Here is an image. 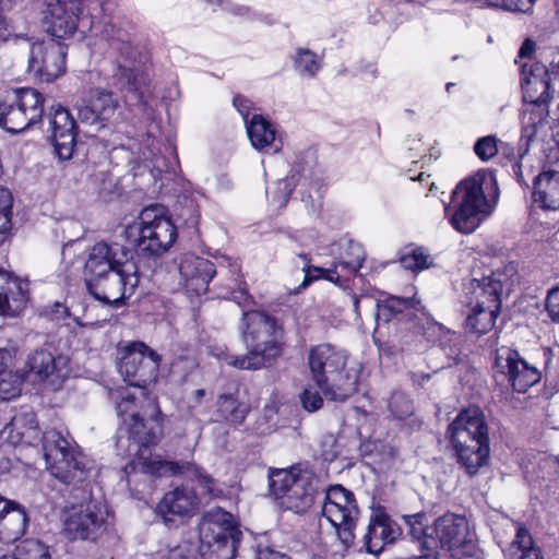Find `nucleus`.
Wrapping results in <instances>:
<instances>
[{
  "mask_svg": "<svg viewBox=\"0 0 559 559\" xmlns=\"http://www.w3.org/2000/svg\"><path fill=\"white\" fill-rule=\"evenodd\" d=\"M304 270L306 271V276L302 286H307L312 278L324 277L331 282H337L340 280V275H337L335 271L330 269L308 265Z\"/></svg>",
  "mask_w": 559,
  "mask_h": 559,
  "instance_id": "obj_49",
  "label": "nucleus"
},
{
  "mask_svg": "<svg viewBox=\"0 0 559 559\" xmlns=\"http://www.w3.org/2000/svg\"><path fill=\"white\" fill-rule=\"evenodd\" d=\"M548 114V103L524 102L522 110V129L528 139L534 136L537 129L547 122Z\"/></svg>",
  "mask_w": 559,
  "mask_h": 559,
  "instance_id": "obj_34",
  "label": "nucleus"
},
{
  "mask_svg": "<svg viewBox=\"0 0 559 559\" xmlns=\"http://www.w3.org/2000/svg\"><path fill=\"white\" fill-rule=\"evenodd\" d=\"M233 104L236 107V109L239 111V114L242 116L245 121L246 122L249 121L248 117H249L250 110H251V102L241 95H237L234 97Z\"/></svg>",
  "mask_w": 559,
  "mask_h": 559,
  "instance_id": "obj_54",
  "label": "nucleus"
},
{
  "mask_svg": "<svg viewBox=\"0 0 559 559\" xmlns=\"http://www.w3.org/2000/svg\"><path fill=\"white\" fill-rule=\"evenodd\" d=\"M546 64L538 61L521 63L523 100L549 103L551 83L546 75Z\"/></svg>",
  "mask_w": 559,
  "mask_h": 559,
  "instance_id": "obj_26",
  "label": "nucleus"
},
{
  "mask_svg": "<svg viewBox=\"0 0 559 559\" xmlns=\"http://www.w3.org/2000/svg\"><path fill=\"white\" fill-rule=\"evenodd\" d=\"M43 114V95L34 88L23 87L0 104V127L15 134L40 121Z\"/></svg>",
  "mask_w": 559,
  "mask_h": 559,
  "instance_id": "obj_15",
  "label": "nucleus"
},
{
  "mask_svg": "<svg viewBox=\"0 0 559 559\" xmlns=\"http://www.w3.org/2000/svg\"><path fill=\"white\" fill-rule=\"evenodd\" d=\"M503 274L493 272L483 278H472L463 289L461 304L465 314V329L483 335L491 331L501 309Z\"/></svg>",
  "mask_w": 559,
  "mask_h": 559,
  "instance_id": "obj_7",
  "label": "nucleus"
},
{
  "mask_svg": "<svg viewBox=\"0 0 559 559\" xmlns=\"http://www.w3.org/2000/svg\"><path fill=\"white\" fill-rule=\"evenodd\" d=\"M185 466H180L174 462L166 461H155L150 462L146 465V471L144 473L152 474L155 476H166V475H176L182 473ZM187 469L192 471L198 481V485L202 489V493L209 497H221L223 495V490L217 486L216 480L213 479L209 474L204 473L197 466H192L188 464L186 466Z\"/></svg>",
  "mask_w": 559,
  "mask_h": 559,
  "instance_id": "obj_28",
  "label": "nucleus"
},
{
  "mask_svg": "<svg viewBox=\"0 0 559 559\" xmlns=\"http://www.w3.org/2000/svg\"><path fill=\"white\" fill-rule=\"evenodd\" d=\"M533 201L543 210H559L558 170H544L534 178Z\"/></svg>",
  "mask_w": 559,
  "mask_h": 559,
  "instance_id": "obj_29",
  "label": "nucleus"
},
{
  "mask_svg": "<svg viewBox=\"0 0 559 559\" xmlns=\"http://www.w3.org/2000/svg\"><path fill=\"white\" fill-rule=\"evenodd\" d=\"M206 2L211 4H221L222 0H205Z\"/></svg>",
  "mask_w": 559,
  "mask_h": 559,
  "instance_id": "obj_63",
  "label": "nucleus"
},
{
  "mask_svg": "<svg viewBox=\"0 0 559 559\" xmlns=\"http://www.w3.org/2000/svg\"><path fill=\"white\" fill-rule=\"evenodd\" d=\"M400 535V526L382 508H378L370 515L364 543L368 552L378 554L386 544L396 540Z\"/></svg>",
  "mask_w": 559,
  "mask_h": 559,
  "instance_id": "obj_24",
  "label": "nucleus"
},
{
  "mask_svg": "<svg viewBox=\"0 0 559 559\" xmlns=\"http://www.w3.org/2000/svg\"><path fill=\"white\" fill-rule=\"evenodd\" d=\"M0 559H16L14 552L10 554L0 549Z\"/></svg>",
  "mask_w": 559,
  "mask_h": 559,
  "instance_id": "obj_61",
  "label": "nucleus"
},
{
  "mask_svg": "<svg viewBox=\"0 0 559 559\" xmlns=\"http://www.w3.org/2000/svg\"><path fill=\"white\" fill-rule=\"evenodd\" d=\"M358 304H359V299L357 297H355L354 307H355L356 312H358Z\"/></svg>",
  "mask_w": 559,
  "mask_h": 559,
  "instance_id": "obj_62",
  "label": "nucleus"
},
{
  "mask_svg": "<svg viewBox=\"0 0 559 559\" xmlns=\"http://www.w3.org/2000/svg\"><path fill=\"white\" fill-rule=\"evenodd\" d=\"M294 64L300 75L308 78H313L321 68L317 55L306 48L297 49Z\"/></svg>",
  "mask_w": 559,
  "mask_h": 559,
  "instance_id": "obj_39",
  "label": "nucleus"
},
{
  "mask_svg": "<svg viewBox=\"0 0 559 559\" xmlns=\"http://www.w3.org/2000/svg\"><path fill=\"white\" fill-rule=\"evenodd\" d=\"M198 506L199 499L193 490L178 487L164 495L155 512L167 526H173L194 514Z\"/></svg>",
  "mask_w": 559,
  "mask_h": 559,
  "instance_id": "obj_21",
  "label": "nucleus"
},
{
  "mask_svg": "<svg viewBox=\"0 0 559 559\" xmlns=\"http://www.w3.org/2000/svg\"><path fill=\"white\" fill-rule=\"evenodd\" d=\"M506 554L510 559H544L539 548L534 546L532 535L522 525L518 526L515 538Z\"/></svg>",
  "mask_w": 559,
  "mask_h": 559,
  "instance_id": "obj_33",
  "label": "nucleus"
},
{
  "mask_svg": "<svg viewBox=\"0 0 559 559\" xmlns=\"http://www.w3.org/2000/svg\"><path fill=\"white\" fill-rule=\"evenodd\" d=\"M299 257H300L304 261L309 262V258H308V255H307L306 253H301V254H299Z\"/></svg>",
  "mask_w": 559,
  "mask_h": 559,
  "instance_id": "obj_64",
  "label": "nucleus"
},
{
  "mask_svg": "<svg viewBox=\"0 0 559 559\" xmlns=\"http://www.w3.org/2000/svg\"><path fill=\"white\" fill-rule=\"evenodd\" d=\"M24 379V373L17 372H0V400L10 401L21 394V385Z\"/></svg>",
  "mask_w": 559,
  "mask_h": 559,
  "instance_id": "obj_40",
  "label": "nucleus"
},
{
  "mask_svg": "<svg viewBox=\"0 0 559 559\" xmlns=\"http://www.w3.org/2000/svg\"><path fill=\"white\" fill-rule=\"evenodd\" d=\"M66 49L55 41L34 43L28 58V72L43 82H51L66 70Z\"/></svg>",
  "mask_w": 559,
  "mask_h": 559,
  "instance_id": "obj_17",
  "label": "nucleus"
},
{
  "mask_svg": "<svg viewBox=\"0 0 559 559\" xmlns=\"http://www.w3.org/2000/svg\"><path fill=\"white\" fill-rule=\"evenodd\" d=\"M246 128L252 146L258 151L270 147L275 141V129L262 115L254 114Z\"/></svg>",
  "mask_w": 559,
  "mask_h": 559,
  "instance_id": "obj_31",
  "label": "nucleus"
},
{
  "mask_svg": "<svg viewBox=\"0 0 559 559\" xmlns=\"http://www.w3.org/2000/svg\"><path fill=\"white\" fill-rule=\"evenodd\" d=\"M389 408L392 415L403 419L413 414L414 407L412 401L402 392H394L389 401Z\"/></svg>",
  "mask_w": 559,
  "mask_h": 559,
  "instance_id": "obj_42",
  "label": "nucleus"
},
{
  "mask_svg": "<svg viewBox=\"0 0 559 559\" xmlns=\"http://www.w3.org/2000/svg\"><path fill=\"white\" fill-rule=\"evenodd\" d=\"M69 358L53 355L48 349H36L27 356L23 373L25 381L39 385L45 390L61 389L69 376Z\"/></svg>",
  "mask_w": 559,
  "mask_h": 559,
  "instance_id": "obj_16",
  "label": "nucleus"
},
{
  "mask_svg": "<svg viewBox=\"0 0 559 559\" xmlns=\"http://www.w3.org/2000/svg\"><path fill=\"white\" fill-rule=\"evenodd\" d=\"M206 392L204 389H198L195 390L193 393H192V396H191V403H190V408L199 405L202 401V399L205 396Z\"/></svg>",
  "mask_w": 559,
  "mask_h": 559,
  "instance_id": "obj_59",
  "label": "nucleus"
},
{
  "mask_svg": "<svg viewBox=\"0 0 559 559\" xmlns=\"http://www.w3.org/2000/svg\"><path fill=\"white\" fill-rule=\"evenodd\" d=\"M176 228L163 207L151 205L139 215L138 251L146 257H158L165 253L175 242Z\"/></svg>",
  "mask_w": 559,
  "mask_h": 559,
  "instance_id": "obj_12",
  "label": "nucleus"
},
{
  "mask_svg": "<svg viewBox=\"0 0 559 559\" xmlns=\"http://www.w3.org/2000/svg\"><path fill=\"white\" fill-rule=\"evenodd\" d=\"M37 428L36 416L33 412H25L12 417L11 421L7 424L1 431L12 443H17Z\"/></svg>",
  "mask_w": 559,
  "mask_h": 559,
  "instance_id": "obj_35",
  "label": "nucleus"
},
{
  "mask_svg": "<svg viewBox=\"0 0 559 559\" xmlns=\"http://www.w3.org/2000/svg\"><path fill=\"white\" fill-rule=\"evenodd\" d=\"M11 209V192L5 188L0 187V245L4 242L7 233L10 229Z\"/></svg>",
  "mask_w": 559,
  "mask_h": 559,
  "instance_id": "obj_41",
  "label": "nucleus"
},
{
  "mask_svg": "<svg viewBox=\"0 0 559 559\" xmlns=\"http://www.w3.org/2000/svg\"><path fill=\"white\" fill-rule=\"evenodd\" d=\"M117 108L118 100L111 92L95 88L78 106V118L80 122L99 129L114 117Z\"/></svg>",
  "mask_w": 559,
  "mask_h": 559,
  "instance_id": "obj_22",
  "label": "nucleus"
},
{
  "mask_svg": "<svg viewBox=\"0 0 559 559\" xmlns=\"http://www.w3.org/2000/svg\"><path fill=\"white\" fill-rule=\"evenodd\" d=\"M49 131L56 154L62 160L72 157L75 146L76 124L70 112L61 107H51Z\"/></svg>",
  "mask_w": 559,
  "mask_h": 559,
  "instance_id": "obj_23",
  "label": "nucleus"
},
{
  "mask_svg": "<svg viewBox=\"0 0 559 559\" xmlns=\"http://www.w3.org/2000/svg\"><path fill=\"white\" fill-rule=\"evenodd\" d=\"M257 559H290L287 555L275 551L270 548L260 549Z\"/></svg>",
  "mask_w": 559,
  "mask_h": 559,
  "instance_id": "obj_55",
  "label": "nucleus"
},
{
  "mask_svg": "<svg viewBox=\"0 0 559 559\" xmlns=\"http://www.w3.org/2000/svg\"><path fill=\"white\" fill-rule=\"evenodd\" d=\"M240 332L248 353L228 357V364L243 370H257L271 365L281 354L283 326L264 311H243Z\"/></svg>",
  "mask_w": 559,
  "mask_h": 559,
  "instance_id": "obj_4",
  "label": "nucleus"
},
{
  "mask_svg": "<svg viewBox=\"0 0 559 559\" xmlns=\"http://www.w3.org/2000/svg\"><path fill=\"white\" fill-rule=\"evenodd\" d=\"M87 498L79 504L73 503L64 512L63 532L70 539H96L109 524L107 507L84 491V499Z\"/></svg>",
  "mask_w": 559,
  "mask_h": 559,
  "instance_id": "obj_13",
  "label": "nucleus"
},
{
  "mask_svg": "<svg viewBox=\"0 0 559 559\" xmlns=\"http://www.w3.org/2000/svg\"><path fill=\"white\" fill-rule=\"evenodd\" d=\"M546 310L552 322L559 323V286L548 290Z\"/></svg>",
  "mask_w": 559,
  "mask_h": 559,
  "instance_id": "obj_50",
  "label": "nucleus"
},
{
  "mask_svg": "<svg viewBox=\"0 0 559 559\" xmlns=\"http://www.w3.org/2000/svg\"><path fill=\"white\" fill-rule=\"evenodd\" d=\"M495 186V178L486 173H477L456 186L451 204L444 206V215L456 231L472 234L489 215L491 205L485 192Z\"/></svg>",
  "mask_w": 559,
  "mask_h": 559,
  "instance_id": "obj_6",
  "label": "nucleus"
},
{
  "mask_svg": "<svg viewBox=\"0 0 559 559\" xmlns=\"http://www.w3.org/2000/svg\"><path fill=\"white\" fill-rule=\"evenodd\" d=\"M88 292L104 304L118 305L131 297L139 285L132 251L119 242H97L84 266Z\"/></svg>",
  "mask_w": 559,
  "mask_h": 559,
  "instance_id": "obj_2",
  "label": "nucleus"
},
{
  "mask_svg": "<svg viewBox=\"0 0 559 559\" xmlns=\"http://www.w3.org/2000/svg\"><path fill=\"white\" fill-rule=\"evenodd\" d=\"M81 12L78 0H47L44 11L47 33L57 39L72 37L78 29Z\"/></svg>",
  "mask_w": 559,
  "mask_h": 559,
  "instance_id": "obj_18",
  "label": "nucleus"
},
{
  "mask_svg": "<svg viewBox=\"0 0 559 559\" xmlns=\"http://www.w3.org/2000/svg\"><path fill=\"white\" fill-rule=\"evenodd\" d=\"M420 305V300L413 296L411 298H402L396 296H391L383 301V304H376L377 313L376 319L384 321H390L391 318L397 313H402L405 310H420L418 306Z\"/></svg>",
  "mask_w": 559,
  "mask_h": 559,
  "instance_id": "obj_36",
  "label": "nucleus"
},
{
  "mask_svg": "<svg viewBox=\"0 0 559 559\" xmlns=\"http://www.w3.org/2000/svg\"><path fill=\"white\" fill-rule=\"evenodd\" d=\"M433 535H427L421 542V551L435 554L439 559V549L447 550L451 556L471 554L478 548L475 534L467 519L454 513L439 516L432 527Z\"/></svg>",
  "mask_w": 559,
  "mask_h": 559,
  "instance_id": "obj_11",
  "label": "nucleus"
},
{
  "mask_svg": "<svg viewBox=\"0 0 559 559\" xmlns=\"http://www.w3.org/2000/svg\"><path fill=\"white\" fill-rule=\"evenodd\" d=\"M27 526V513L21 504H17L0 521V540L3 543L16 542L25 534Z\"/></svg>",
  "mask_w": 559,
  "mask_h": 559,
  "instance_id": "obj_32",
  "label": "nucleus"
},
{
  "mask_svg": "<svg viewBox=\"0 0 559 559\" xmlns=\"http://www.w3.org/2000/svg\"><path fill=\"white\" fill-rule=\"evenodd\" d=\"M105 34L110 53L117 58L118 73L116 75L119 80L126 81L129 91L134 90L135 78L131 64L135 60L136 48L132 43L130 32L116 25H110L105 29Z\"/></svg>",
  "mask_w": 559,
  "mask_h": 559,
  "instance_id": "obj_20",
  "label": "nucleus"
},
{
  "mask_svg": "<svg viewBox=\"0 0 559 559\" xmlns=\"http://www.w3.org/2000/svg\"><path fill=\"white\" fill-rule=\"evenodd\" d=\"M534 49H535V43L531 39H526L522 44V46L519 50L518 59H515V62L521 66V63H523V62L533 61L531 59V56L534 52Z\"/></svg>",
  "mask_w": 559,
  "mask_h": 559,
  "instance_id": "obj_53",
  "label": "nucleus"
},
{
  "mask_svg": "<svg viewBox=\"0 0 559 559\" xmlns=\"http://www.w3.org/2000/svg\"><path fill=\"white\" fill-rule=\"evenodd\" d=\"M299 397L302 408L309 413L317 412L323 406L321 394L312 386L306 388Z\"/></svg>",
  "mask_w": 559,
  "mask_h": 559,
  "instance_id": "obj_45",
  "label": "nucleus"
},
{
  "mask_svg": "<svg viewBox=\"0 0 559 559\" xmlns=\"http://www.w3.org/2000/svg\"><path fill=\"white\" fill-rule=\"evenodd\" d=\"M12 357V349L0 347V372H7L5 368L10 365Z\"/></svg>",
  "mask_w": 559,
  "mask_h": 559,
  "instance_id": "obj_57",
  "label": "nucleus"
},
{
  "mask_svg": "<svg viewBox=\"0 0 559 559\" xmlns=\"http://www.w3.org/2000/svg\"><path fill=\"white\" fill-rule=\"evenodd\" d=\"M239 534L231 513L222 508L205 512L199 524L202 559H234Z\"/></svg>",
  "mask_w": 559,
  "mask_h": 559,
  "instance_id": "obj_10",
  "label": "nucleus"
},
{
  "mask_svg": "<svg viewBox=\"0 0 559 559\" xmlns=\"http://www.w3.org/2000/svg\"><path fill=\"white\" fill-rule=\"evenodd\" d=\"M270 489L280 504L295 513L307 512L322 492L317 476L308 471L278 469L270 475Z\"/></svg>",
  "mask_w": 559,
  "mask_h": 559,
  "instance_id": "obj_9",
  "label": "nucleus"
},
{
  "mask_svg": "<svg viewBox=\"0 0 559 559\" xmlns=\"http://www.w3.org/2000/svg\"><path fill=\"white\" fill-rule=\"evenodd\" d=\"M179 273L186 288L201 295L206 293L209 283L216 274V270L210 260L192 253H185L180 258Z\"/></svg>",
  "mask_w": 559,
  "mask_h": 559,
  "instance_id": "obj_25",
  "label": "nucleus"
},
{
  "mask_svg": "<svg viewBox=\"0 0 559 559\" xmlns=\"http://www.w3.org/2000/svg\"><path fill=\"white\" fill-rule=\"evenodd\" d=\"M451 557L453 559H483L478 548H476V551H471V554H457Z\"/></svg>",
  "mask_w": 559,
  "mask_h": 559,
  "instance_id": "obj_60",
  "label": "nucleus"
},
{
  "mask_svg": "<svg viewBox=\"0 0 559 559\" xmlns=\"http://www.w3.org/2000/svg\"><path fill=\"white\" fill-rule=\"evenodd\" d=\"M43 449L47 468L60 481L76 484L87 478L91 462L78 449L68 432L46 430L43 436Z\"/></svg>",
  "mask_w": 559,
  "mask_h": 559,
  "instance_id": "obj_8",
  "label": "nucleus"
},
{
  "mask_svg": "<svg viewBox=\"0 0 559 559\" xmlns=\"http://www.w3.org/2000/svg\"><path fill=\"white\" fill-rule=\"evenodd\" d=\"M295 177H286L277 182V187L274 191L273 201L278 206H284L296 187Z\"/></svg>",
  "mask_w": 559,
  "mask_h": 559,
  "instance_id": "obj_46",
  "label": "nucleus"
},
{
  "mask_svg": "<svg viewBox=\"0 0 559 559\" xmlns=\"http://www.w3.org/2000/svg\"><path fill=\"white\" fill-rule=\"evenodd\" d=\"M511 171L514 175L516 181L520 185L528 186L527 182L524 179L523 171H522V164L519 160H514L511 164Z\"/></svg>",
  "mask_w": 559,
  "mask_h": 559,
  "instance_id": "obj_58",
  "label": "nucleus"
},
{
  "mask_svg": "<svg viewBox=\"0 0 559 559\" xmlns=\"http://www.w3.org/2000/svg\"><path fill=\"white\" fill-rule=\"evenodd\" d=\"M19 503L0 496V521L4 519Z\"/></svg>",
  "mask_w": 559,
  "mask_h": 559,
  "instance_id": "obj_56",
  "label": "nucleus"
},
{
  "mask_svg": "<svg viewBox=\"0 0 559 559\" xmlns=\"http://www.w3.org/2000/svg\"><path fill=\"white\" fill-rule=\"evenodd\" d=\"M460 466L469 476L476 475L489 459L488 426L478 407L459 413L447 430Z\"/></svg>",
  "mask_w": 559,
  "mask_h": 559,
  "instance_id": "obj_5",
  "label": "nucleus"
},
{
  "mask_svg": "<svg viewBox=\"0 0 559 559\" xmlns=\"http://www.w3.org/2000/svg\"><path fill=\"white\" fill-rule=\"evenodd\" d=\"M365 258L366 253L362 246L356 241L348 240L340 254L337 266L350 274H355L361 267Z\"/></svg>",
  "mask_w": 559,
  "mask_h": 559,
  "instance_id": "obj_37",
  "label": "nucleus"
},
{
  "mask_svg": "<svg viewBox=\"0 0 559 559\" xmlns=\"http://www.w3.org/2000/svg\"><path fill=\"white\" fill-rule=\"evenodd\" d=\"M495 366L499 372L507 376L518 392H525L540 381L539 370L528 365L516 350L509 347H501L496 352Z\"/></svg>",
  "mask_w": 559,
  "mask_h": 559,
  "instance_id": "obj_19",
  "label": "nucleus"
},
{
  "mask_svg": "<svg viewBox=\"0 0 559 559\" xmlns=\"http://www.w3.org/2000/svg\"><path fill=\"white\" fill-rule=\"evenodd\" d=\"M197 548L188 543L183 542L169 550L168 559H195Z\"/></svg>",
  "mask_w": 559,
  "mask_h": 559,
  "instance_id": "obj_51",
  "label": "nucleus"
},
{
  "mask_svg": "<svg viewBox=\"0 0 559 559\" xmlns=\"http://www.w3.org/2000/svg\"><path fill=\"white\" fill-rule=\"evenodd\" d=\"M16 559H51L50 548L38 539H25L14 550Z\"/></svg>",
  "mask_w": 559,
  "mask_h": 559,
  "instance_id": "obj_38",
  "label": "nucleus"
},
{
  "mask_svg": "<svg viewBox=\"0 0 559 559\" xmlns=\"http://www.w3.org/2000/svg\"><path fill=\"white\" fill-rule=\"evenodd\" d=\"M429 257L425 253L421 248L414 249L409 253H405L401 257V265L413 272L421 271L429 266Z\"/></svg>",
  "mask_w": 559,
  "mask_h": 559,
  "instance_id": "obj_43",
  "label": "nucleus"
},
{
  "mask_svg": "<svg viewBox=\"0 0 559 559\" xmlns=\"http://www.w3.org/2000/svg\"><path fill=\"white\" fill-rule=\"evenodd\" d=\"M423 518V515L420 514H415L412 516V519L414 520V522H412V527H411V534L412 536L418 540L419 543V548L421 549V542L423 539L425 538V536L427 535H433L432 531L429 533L428 532V528L425 527L421 523H420V519Z\"/></svg>",
  "mask_w": 559,
  "mask_h": 559,
  "instance_id": "obj_52",
  "label": "nucleus"
},
{
  "mask_svg": "<svg viewBox=\"0 0 559 559\" xmlns=\"http://www.w3.org/2000/svg\"><path fill=\"white\" fill-rule=\"evenodd\" d=\"M498 151V140L495 135L480 138L474 145V152L481 160H489Z\"/></svg>",
  "mask_w": 559,
  "mask_h": 559,
  "instance_id": "obj_44",
  "label": "nucleus"
},
{
  "mask_svg": "<svg viewBox=\"0 0 559 559\" xmlns=\"http://www.w3.org/2000/svg\"><path fill=\"white\" fill-rule=\"evenodd\" d=\"M491 5L502 7L509 11L526 13L532 10L536 0H488Z\"/></svg>",
  "mask_w": 559,
  "mask_h": 559,
  "instance_id": "obj_48",
  "label": "nucleus"
},
{
  "mask_svg": "<svg viewBox=\"0 0 559 559\" xmlns=\"http://www.w3.org/2000/svg\"><path fill=\"white\" fill-rule=\"evenodd\" d=\"M348 354L330 343L311 346L307 361L316 386L330 401L344 402L358 389L359 371L347 367Z\"/></svg>",
  "mask_w": 559,
  "mask_h": 559,
  "instance_id": "obj_3",
  "label": "nucleus"
},
{
  "mask_svg": "<svg viewBox=\"0 0 559 559\" xmlns=\"http://www.w3.org/2000/svg\"><path fill=\"white\" fill-rule=\"evenodd\" d=\"M178 216L186 226L191 228L195 227L200 218V212L195 202L192 199H186L185 205L181 207Z\"/></svg>",
  "mask_w": 559,
  "mask_h": 559,
  "instance_id": "obj_47",
  "label": "nucleus"
},
{
  "mask_svg": "<svg viewBox=\"0 0 559 559\" xmlns=\"http://www.w3.org/2000/svg\"><path fill=\"white\" fill-rule=\"evenodd\" d=\"M28 301V283L0 270V314L15 317Z\"/></svg>",
  "mask_w": 559,
  "mask_h": 559,
  "instance_id": "obj_27",
  "label": "nucleus"
},
{
  "mask_svg": "<svg viewBox=\"0 0 559 559\" xmlns=\"http://www.w3.org/2000/svg\"><path fill=\"white\" fill-rule=\"evenodd\" d=\"M217 417L233 426L241 425L250 408L249 405L238 399L237 394H221L216 401Z\"/></svg>",
  "mask_w": 559,
  "mask_h": 559,
  "instance_id": "obj_30",
  "label": "nucleus"
},
{
  "mask_svg": "<svg viewBox=\"0 0 559 559\" xmlns=\"http://www.w3.org/2000/svg\"><path fill=\"white\" fill-rule=\"evenodd\" d=\"M324 501L322 515L336 528L337 536L346 547L350 546L354 538L359 509L352 491L341 485L322 489Z\"/></svg>",
  "mask_w": 559,
  "mask_h": 559,
  "instance_id": "obj_14",
  "label": "nucleus"
},
{
  "mask_svg": "<svg viewBox=\"0 0 559 559\" xmlns=\"http://www.w3.org/2000/svg\"><path fill=\"white\" fill-rule=\"evenodd\" d=\"M160 357L145 343L135 341L118 347V368L130 386L116 392L117 414L120 418V432L128 435L130 455L145 457L156 435L152 421L159 411L145 391L155 382Z\"/></svg>",
  "mask_w": 559,
  "mask_h": 559,
  "instance_id": "obj_1",
  "label": "nucleus"
}]
</instances>
